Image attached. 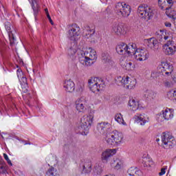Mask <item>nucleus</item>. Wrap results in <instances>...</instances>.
Returning <instances> with one entry per match:
<instances>
[{
    "mask_svg": "<svg viewBox=\"0 0 176 176\" xmlns=\"http://www.w3.org/2000/svg\"><path fill=\"white\" fill-rule=\"evenodd\" d=\"M77 55L79 62L82 65L90 66L97 60V52L91 47L78 49Z\"/></svg>",
    "mask_w": 176,
    "mask_h": 176,
    "instance_id": "nucleus-1",
    "label": "nucleus"
},
{
    "mask_svg": "<svg viewBox=\"0 0 176 176\" xmlns=\"http://www.w3.org/2000/svg\"><path fill=\"white\" fill-rule=\"evenodd\" d=\"M175 1V0H158V3L161 9L166 10V16L170 19H173V20H175L176 19L175 11L171 9V6L174 5Z\"/></svg>",
    "mask_w": 176,
    "mask_h": 176,
    "instance_id": "nucleus-2",
    "label": "nucleus"
},
{
    "mask_svg": "<svg viewBox=\"0 0 176 176\" xmlns=\"http://www.w3.org/2000/svg\"><path fill=\"white\" fill-rule=\"evenodd\" d=\"M122 141H123V134L117 131L107 134L106 137V142L110 146H119Z\"/></svg>",
    "mask_w": 176,
    "mask_h": 176,
    "instance_id": "nucleus-3",
    "label": "nucleus"
},
{
    "mask_svg": "<svg viewBox=\"0 0 176 176\" xmlns=\"http://www.w3.org/2000/svg\"><path fill=\"white\" fill-rule=\"evenodd\" d=\"M138 14L139 17H141V19H143V20L149 21V20L153 17V8L142 4L138 8Z\"/></svg>",
    "mask_w": 176,
    "mask_h": 176,
    "instance_id": "nucleus-4",
    "label": "nucleus"
},
{
    "mask_svg": "<svg viewBox=\"0 0 176 176\" xmlns=\"http://www.w3.org/2000/svg\"><path fill=\"white\" fill-rule=\"evenodd\" d=\"M88 86L92 93L97 94L105 87V84L98 78H91L88 80Z\"/></svg>",
    "mask_w": 176,
    "mask_h": 176,
    "instance_id": "nucleus-5",
    "label": "nucleus"
},
{
    "mask_svg": "<svg viewBox=\"0 0 176 176\" xmlns=\"http://www.w3.org/2000/svg\"><path fill=\"white\" fill-rule=\"evenodd\" d=\"M162 146L164 149H171L175 146V139L170 132H164L162 135Z\"/></svg>",
    "mask_w": 176,
    "mask_h": 176,
    "instance_id": "nucleus-6",
    "label": "nucleus"
},
{
    "mask_svg": "<svg viewBox=\"0 0 176 176\" xmlns=\"http://www.w3.org/2000/svg\"><path fill=\"white\" fill-rule=\"evenodd\" d=\"M80 36V28L76 23L69 25L67 29V36L70 41H78Z\"/></svg>",
    "mask_w": 176,
    "mask_h": 176,
    "instance_id": "nucleus-7",
    "label": "nucleus"
},
{
    "mask_svg": "<svg viewBox=\"0 0 176 176\" xmlns=\"http://www.w3.org/2000/svg\"><path fill=\"white\" fill-rule=\"evenodd\" d=\"M115 12L120 17H129L131 13V8L126 3H118L115 6Z\"/></svg>",
    "mask_w": 176,
    "mask_h": 176,
    "instance_id": "nucleus-8",
    "label": "nucleus"
},
{
    "mask_svg": "<svg viewBox=\"0 0 176 176\" xmlns=\"http://www.w3.org/2000/svg\"><path fill=\"white\" fill-rule=\"evenodd\" d=\"M158 69L161 71L163 76H170L173 74V71H174V67L173 64L165 61L161 63V65L158 67Z\"/></svg>",
    "mask_w": 176,
    "mask_h": 176,
    "instance_id": "nucleus-9",
    "label": "nucleus"
},
{
    "mask_svg": "<svg viewBox=\"0 0 176 176\" xmlns=\"http://www.w3.org/2000/svg\"><path fill=\"white\" fill-rule=\"evenodd\" d=\"M94 119V115L89 114L88 116H84L81 118L80 123V129L82 130H87L90 126L93 124V120Z\"/></svg>",
    "mask_w": 176,
    "mask_h": 176,
    "instance_id": "nucleus-10",
    "label": "nucleus"
},
{
    "mask_svg": "<svg viewBox=\"0 0 176 176\" xmlns=\"http://www.w3.org/2000/svg\"><path fill=\"white\" fill-rule=\"evenodd\" d=\"M137 61H146L149 58V52L146 49L138 48L135 54Z\"/></svg>",
    "mask_w": 176,
    "mask_h": 176,
    "instance_id": "nucleus-11",
    "label": "nucleus"
},
{
    "mask_svg": "<svg viewBox=\"0 0 176 176\" xmlns=\"http://www.w3.org/2000/svg\"><path fill=\"white\" fill-rule=\"evenodd\" d=\"M133 120L140 126H145L146 123H149V117L145 113H136L133 117Z\"/></svg>",
    "mask_w": 176,
    "mask_h": 176,
    "instance_id": "nucleus-12",
    "label": "nucleus"
},
{
    "mask_svg": "<svg viewBox=\"0 0 176 176\" xmlns=\"http://www.w3.org/2000/svg\"><path fill=\"white\" fill-rule=\"evenodd\" d=\"M76 109L78 112L85 113L87 109V105L86 104V100H83V98L77 99L75 103Z\"/></svg>",
    "mask_w": 176,
    "mask_h": 176,
    "instance_id": "nucleus-13",
    "label": "nucleus"
},
{
    "mask_svg": "<svg viewBox=\"0 0 176 176\" xmlns=\"http://www.w3.org/2000/svg\"><path fill=\"white\" fill-rule=\"evenodd\" d=\"M111 32H113V34H116V35H118V36H120V35H126V31L123 25L114 23L112 25Z\"/></svg>",
    "mask_w": 176,
    "mask_h": 176,
    "instance_id": "nucleus-14",
    "label": "nucleus"
},
{
    "mask_svg": "<svg viewBox=\"0 0 176 176\" xmlns=\"http://www.w3.org/2000/svg\"><path fill=\"white\" fill-rule=\"evenodd\" d=\"M111 129V124L108 122H102L97 124V131L99 134H107Z\"/></svg>",
    "mask_w": 176,
    "mask_h": 176,
    "instance_id": "nucleus-15",
    "label": "nucleus"
},
{
    "mask_svg": "<svg viewBox=\"0 0 176 176\" xmlns=\"http://www.w3.org/2000/svg\"><path fill=\"white\" fill-rule=\"evenodd\" d=\"M102 62L106 68L109 69L113 67V61L111 59V56L108 52H104L102 54Z\"/></svg>",
    "mask_w": 176,
    "mask_h": 176,
    "instance_id": "nucleus-16",
    "label": "nucleus"
},
{
    "mask_svg": "<svg viewBox=\"0 0 176 176\" xmlns=\"http://www.w3.org/2000/svg\"><path fill=\"white\" fill-rule=\"evenodd\" d=\"M5 27L8 34L10 45V46H14V41H16V38H14V34H13V31H12V25L10 24V23L7 22L5 23Z\"/></svg>",
    "mask_w": 176,
    "mask_h": 176,
    "instance_id": "nucleus-17",
    "label": "nucleus"
},
{
    "mask_svg": "<svg viewBox=\"0 0 176 176\" xmlns=\"http://www.w3.org/2000/svg\"><path fill=\"white\" fill-rule=\"evenodd\" d=\"M128 105L130 107V109L133 111H142L144 109V107L140 104L138 100H135L134 99L129 100Z\"/></svg>",
    "mask_w": 176,
    "mask_h": 176,
    "instance_id": "nucleus-18",
    "label": "nucleus"
},
{
    "mask_svg": "<svg viewBox=\"0 0 176 176\" xmlns=\"http://www.w3.org/2000/svg\"><path fill=\"white\" fill-rule=\"evenodd\" d=\"M162 118L165 120H171L174 118V109L166 108L161 111Z\"/></svg>",
    "mask_w": 176,
    "mask_h": 176,
    "instance_id": "nucleus-19",
    "label": "nucleus"
},
{
    "mask_svg": "<svg viewBox=\"0 0 176 176\" xmlns=\"http://www.w3.org/2000/svg\"><path fill=\"white\" fill-rule=\"evenodd\" d=\"M63 87L67 93H74L75 91V82L72 80H66L63 83Z\"/></svg>",
    "mask_w": 176,
    "mask_h": 176,
    "instance_id": "nucleus-20",
    "label": "nucleus"
},
{
    "mask_svg": "<svg viewBox=\"0 0 176 176\" xmlns=\"http://www.w3.org/2000/svg\"><path fill=\"white\" fill-rule=\"evenodd\" d=\"M116 50L121 56L127 54V44L123 43L118 44L116 47Z\"/></svg>",
    "mask_w": 176,
    "mask_h": 176,
    "instance_id": "nucleus-21",
    "label": "nucleus"
},
{
    "mask_svg": "<svg viewBox=\"0 0 176 176\" xmlns=\"http://www.w3.org/2000/svg\"><path fill=\"white\" fill-rule=\"evenodd\" d=\"M158 43L159 41H157V39L153 37L146 40V45L149 49H151V50H156V47H157Z\"/></svg>",
    "mask_w": 176,
    "mask_h": 176,
    "instance_id": "nucleus-22",
    "label": "nucleus"
},
{
    "mask_svg": "<svg viewBox=\"0 0 176 176\" xmlns=\"http://www.w3.org/2000/svg\"><path fill=\"white\" fill-rule=\"evenodd\" d=\"M138 50V48H137V45L134 43H130L127 45L126 47V54L128 56H135V53H137V51Z\"/></svg>",
    "mask_w": 176,
    "mask_h": 176,
    "instance_id": "nucleus-23",
    "label": "nucleus"
},
{
    "mask_svg": "<svg viewBox=\"0 0 176 176\" xmlns=\"http://www.w3.org/2000/svg\"><path fill=\"white\" fill-rule=\"evenodd\" d=\"M163 50L165 54H167L168 56H173V54H175L176 45L171 47H168L167 45L163 46Z\"/></svg>",
    "mask_w": 176,
    "mask_h": 176,
    "instance_id": "nucleus-24",
    "label": "nucleus"
},
{
    "mask_svg": "<svg viewBox=\"0 0 176 176\" xmlns=\"http://www.w3.org/2000/svg\"><path fill=\"white\" fill-rule=\"evenodd\" d=\"M129 80H130L129 79V76H126V77L118 76L116 78V82L118 86H123L124 85H127Z\"/></svg>",
    "mask_w": 176,
    "mask_h": 176,
    "instance_id": "nucleus-25",
    "label": "nucleus"
},
{
    "mask_svg": "<svg viewBox=\"0 0 176 176\" xmlns=\"http://www.w3.org/2000/svg\"><path fill=\"white\" fill-rule=\"evenodd\" d=\"M21 86L22 87V91L23 93H28V82L27 81V78L23 76L21 78Z\"/></svg>",
    "mask_w": 176,
    "mask_h": 176,
    "instance_id": "nucleus-26",
    "label": "nucleus"
},
{
    "mask_svg": "<svg viewBox=\"0 0 176 176\" xmlns=\"http://www.w3.org/2000/svg\"><path fill=\"white\" fill-rule=\"evenodd\" d=\"M111 166L115 170H120V168H123V160L117 159L111 163Z\"/></svg>",
    "mask_w": 176,
    "mask_h": 176,
    "instance_id": "nucleus-27",
    "label": "nucleus"
},
{
    "mask_svg": "<svg viewBox=\"0 0 176 176\" xmlns=\"http://www.w3.org/2000/svg\"><path fill=\"white\" fill-rule=\"evenodd\" d=\"M144 97L148 101H151L154 100L156 96L153 91L148 89L144 92Z\"/></svg>",
    "mask_w": 176,
    "mask_h": 176,
    "instance_id": "nucleus-28",
    "label": "nucleus"
},
{
    "mask_svg": "<svg viewBox=\"0 0 176 176\" xmlns=\"http://www.w3.org/2000/svg\"><path fill=\"white\" fill-rule=\"evenodd\" d=\"M30 2L32 3L34 14L36 17V14H38V13L39 12V5L36 0H30Z\"/></svg>",
    "mask_w": 176,
    "mask_h": 176,
    "instance_id": "nucleus-29",
    "label": "nucleus"
},
{
    "mask_svg": "<svg viewBox=\"0 0 176 176\" xmlns=\"http://www.w3.org/2000/svg\"><path fill=\"white\" fill-rule=\"evenodd\" d=\"M76 53H78V50L76 48L70 47L68 50V56L72 60H75L76 58Z\"/></svg>",
    "mask_w": 176,
    "mask_h": 176,
    "instance_id": "nucleus-30",
    "label": "nucleus"
},
{
    "mask_svg": "<svg viewBox=\"0 0 176 176\" xmlns=\"http://www.w3.org/2000/svg\"><path fill=\"white\" fill-rule=\"evenodd\" d=\"M115 120L120 124H123V126H126V122H124L122 113H117L115 116Z\"/></svg>",
    "mask_w": 176,
    "mask_h": 176,
    "instance_id": "nucleus-31",
    "label": "nucleus"
},
{
    "mask_svg": "<svg viewBox=\"0 0 176 176\" xmlns=\"http://www.w3.org/2000/svg\"><path fill=\"white\" fill-rule=\"evenodd\" d=\"M82 171L86 174L91 173V162H85L83 165Z\"/></svg>",
    "mask_w": 176,
    "mask_h": 176,
    "instance_id": "nucleus-32",
    "label": "nucleus"
},
{
    "mask_svg": "<svg viewBox=\"0 0 176 176\" xmlns=\"http://www.w3.org/2000/svg\"><path fill=\"white\" fill-rule=\"evenodd\" d=\"M129 82L126 85V87L127 89H129L131 90V89H134V87H135V85H137V81L135 80V79L133 78H130L129 77Z\"/></svg>",
    "mask_w": 176,
    "mask_h": 176,
    "instance_id": "nucleus-33",
    "label": "nucleus"
},
{
    "mask_svg": "<svg viewBox=\"0 0 176 176\" xmlns=\"http://www.w3.org/2000/svg\"><path fill=\"white\" fill-rule=\"evenodd\" d=\"M118 151V148H107L102 152V155H116Z\"/></svg>",
    "mask_w": 176,
    "mask_h": 176,
    "instance_id": "nucleus-34",
    "label": "nucleus"
},
{
    "mask_svg": "<svg viewBox=\"0 0 176 176\" xmlns=\"http://www.w3.org/2000/svg\"><path fill=\"white\" fill-rule=\"evenodd\" d=\"M167 96L169 100H175L176 101V89L174 91H169L167 94Z\"/></svg>",
    "mask_w": 176,
    "mask_h": 176,
    "instance_id": "nucleus-35",
    "label": "nucleus"
},
{
    "mask_svg": "<svg viewBox=\"0 0 176 176\" xmlns=\"http://www.w3.org/2000/svg\"><path fill=\"white\" fill-rule=\"evenodd\" d=\"M160 75H162V72L159 69V67L157 68V71H153L151 72V78H153V79H157Z\"/></svg>",
    "mask_w": 176,
    "mask_h": 176,
    "instance_id": "nucleus-36",
    "label": "nucleus"
},
{
    "mask_svg": "<svg viewBox=\"0 0 176 176\" xmlns=\"http://www.w3.org/2000/svg\"><path fill=\"white\" fill-rule=\"evenodd\" d=\"M94 173L96 174H101L102 173V165L101 164H96L94 167Z\"/></svg>",
    "mask_w": 176,
    "mask_h": 176,
    "instance_id": "nucleus-37",
    "label": "nucleus"
},
{
    "mask_svg": "<svg viewBox=\"0 0 176 176\" xmlns=\"http://www.w3.org/2000/svg\"><path fill=\"white\" fill-rule=\"evenodd\" d=\"M46 176H57V170L54 168H50L46 173Z\"/></svg>",
    "mask_w": 176,
    "mask_h": 176,
    "instance_id": "nucleus-38",
    "label": "nucleus"
},
{
    "mask_svg": "<svg viewBox=\"0 0 176 176\" xmlns=\"http://www.w3.org/2000/svg\"><path fill=\"white\" fill-rule=\"evenodd\" d=\"M86 31V36H87V38H91V36H93V35H94V34L96 33V30L94 29L90 28V27H87Z\"/></svg>",
    "mask_w": 176,
    "mask_h": 176,
    "instance_id": "nucleus-39",
    "label": "nucleus"
},
{
    "mask_svg": "<svg viewBox=\"0 0 176 176\" xmlns=\"http://www.w3.org/2000/svg\"><path fill=\"white\" fill-rule=\"evenodd\" d=\"M6 172V164L0 157V173H5Z\"/></svg>",
    "mask_w": 176,
    "mask_h": 176,
    "instance_id": "nucleus-40",
    "label": "nucleus"
},
{
    "mask_svg": "<svg viewBox=\"0 0 176 176\" xmlns=\"http://www.w3.org/2000/svg\"><path fill=\"white\" fill-rule=\"evenodd\" d=\"M83 90H85V85L83 84L78 85L76 88V92L78 94H82V93H83Z\"/></svg>",
    "mask_w": 176,
    "mask_h": 176,
    "instance_id": "nucleus-41",
    "label": "nucleus"
},
{
    "mask_svg": "<svg viewBox=\"0 0 176 176\" xmlns=\"http://www.w3.org/2000/svg\"><path fill=\"white\" fill-rule=\"evenodd\" d=\"M132 68H134V65H133V63H131V61L128 60L124 69H126V71H131Z\"/></svg>",
    "mask_w": 176,
    "mask_h": 176,
    "instance_id": "nucleus-42",
    "label": "nucleus"
},
{
    "mask_svg": "<svg viewBox=\"0 0 176 176\" xmlns=\"http://www.w3.org/2000/svg\"><path fill=\"white\" fill-rule=\"evenodd\" d=\"M138 168L131 167L128 170V174L130 176H134L135 175V173L137 171Z\"/></svg>",
    "mask_w": 176,
    "mask_h": 176,
    "instance_id": "nucleus-43",
    "label": "nucleus"
},
{
    "mask_svg": "<svg viewBox=\"0 0 176 176\" xmlns=\"http://www.w3.org/2000/svg\"><path fill=\"white\" fill-rule=\"evenodd\" d=\"M164 85L165 87H173L174 83L173 82V81L166 80L164 81Z\"/></svg>",
    "mask_w": 176,
    "mask_h": 176,
    "instance_id": "nucleus-44",
    "label": "nucleus"
},
{
    "mask_svg": "<svg viewBox=\"0 0 176 176\" xmlns=\"http://www.w3.org/2000/svg\"><path fill=\"white\" fill-rule=\"evenodd\" d=\"M127 63H129V60L126 59H122L120 60V64L122 68H126V66L127 65Z\"/></svg>",
    "mask_w": 176,
    "mask_h": 176,
    "instance_id": "nucleus-45",
    "label": "nucleus"
},
{
    "mask_svg": "<svg viewBox=\"0 0 176 176\" xmlns=\"http://www.w3.org/2000/svg\"><path fill=\"white\" fill-rule=\"evenodd\" d=\"M109 159H111V155H103L102 156V160L104 163L107 162Z\"/></svg>",
    "mask_w": 176,
    "mask_h": 176,
    "instance_id": "nucleus-46",
    "label": "nucleus"
},
{
    "mask_svg": "<svg viewBox=\"0 0 176 176\" xmlns=\"http://www.w3.org/2000/svg\"><path fill=\"white\" fill-rule=\"evenodd\" d=\"M163 46H168V47H170L171 46H176L175 43H174V41H168L166 43H165Z\"/></svg>",
    "mask_w": 176,
    "mask_h": 176,
    "instance_id": "nucleus-47",
    "label": "nucleus"
},
{
    "mask_svg": "<svg viewBox=\"0 0 176 176\" xmlns=\"http://www.w3.org/2000/svg\"><path fill=\"white\" fill-rule=\"evenodd\" d=\"M4 159L6 160L9 166H13V164H12V161H10V159H9L8 155H4Z\"/></svg>",
    "mask_w": 176,
    "mask_h": 176,
    "instance_id": "nucleus-48",
    "label": "nucleus"
},
{
    "mask_svg": "<svg viewBox=\"0 0 176 176\" xmlns=\"http://www.w3.org/2000/svg\"><path fill=\"white\" fill-rule=\"evenodd\" d=\"M134 176H144V173H142V171L137 169Z\"/></svg>",
    "mask_w": 176,
    "mask_h": 176,
    "instance_id": "nucleus-49",
    "label": "nucleus"
},
{
    "mask_svg": "<svg viewBox=\"0 0 176 176\" xmlns=\"http://www.w3.org/2000/svg\"><path fill=\"white\" fill-rule=\"evenodd\" d=\"M47 17L50 24H52V25H53L54 24V23H53V20H52V17H50V14H47Z\"/></svg>",
    "mask_w": 176,
    "mask_h": 176,
    "instance_id": "nucleus-50",
    "label": "nucleus"
},
{
    "mask_svg": "<svg viewBox=\"0 0 176 176\" xmlns=\"http://www.w3.org/2000/svg\"><path fill=\"white\" fill-rule=\"evenodd\" d=\"M16 74H17L18 78H21V75L23 74V72H21V70H20V69H18L16 71Z\"/></svg>",
    "mask_w": 176,
    "mask_h": 176,
    "instance_id": "nucleus-51",
    "label": "nucleus"
},
{
    "mask_svg": "<svg viewBox=\"0 0 176 176\" xmlns=\"http://www.w3.org/2000/svg\"><path fill=\"white\" fill-rule=\"evenodd\" d=\"M166 174V168H162L159 175H164Z\"/></svg>",
    "mask_w": 176,
    "mask_h": 176,
    "instance_id": "nucleus-52",
    "label": "nucleus"
},
{
    "mask_svg": "<svg viewBox=\"0 0 176 176\" xmlns=\"http://www.w3.org/2000/svg\"><path fill=\"white\" fill-rule=\"evenodd\" d=\"M165 26L166 27H171V23L170 22H166L165 23Z\"/></svg>",
    "mask_w": 176,
    "mask_h": 176,
    "instance_id": "nucleus-53",
    "label": "nucleus"
},
{
    "mask_svg": "<svg viewBox=\"0 0 176 176\" xmlns=\"http://www.w3.org/2000/svg\"><path fill=\"white\" fill-rule=\"evenodd\" d=\"M24 145H31V142H28L27 141H22Z\"/></svg>",
    "mask_w": 176,
    "mask_h": 176,
    "instance_id": "nucleus-54",
    "label": "nucleus"
},
{
    "mask_svg": "<svg viewBox=\"0 0 176 176\" xmlns=\"http://www.w3.org/2000/svg\"><path fill=\"white\" fill-rule=\"evenodd\" d=\"M149 164H148V167H152V166H153V164H155V163L153 161H150L149 162Z\"/></svg>",
    "mask_w": 176,
    "mask_h": 176,
    "instance_id": "nucleus-55",
    "label": "nucleus"
},
{
    "mask_svg": "<svg viewBox=\"0 0 176 176\" xmlns=\"http://www.w3.org/2000/svg\"><path fill=\"white\" fill-rule=\"evenodd\" d=\"M158 39H160V42H162V41L163 39V36L159 35L158 36Z\"/></svg>",
    "mask_w": 176,
    "mask_h": 176,
    "instance_id": "nucleus-56",
    "label": "nucleus"
},
{
    "mask_svg": "<svg viewBox=\"0 0 176 176\" xmlns=\"http://www.w3.org/2000/svg\"><path fill=\"white\" fill-rule=\"evenodd\" d=\"M45 14H46L47 16V14H49V10H47V8H45Z\"/></svg>",
    "mask_w": 176,
    "mask_h": 176,
    "instance_id": "nucleus-57",
    "label": "nucleus"
},
{
    "mask_svg": "<svg viewBox=\"0 0 176 176\" xmlns=\"http://www.w3.org/2000/svg\"><path fill=\"white\" fill-rule=\"evenodd\" d=\"M164 41H167V39H168V36H164Z\"/></svg>",
    "mask_w": 176,
    "mask_h": 176,
    "instance_id": "nucleus-58",
    "label": "nucleus"
},
{
    "mask_svg": "<svg viewBox=\"0 0 176 176\" xmlns=\"http://www.w3.org/2000/svg\"><path fill=\"white\" fill-rule=\"evenodd\" d=\"M160 141V140L159 139H157V142H159Z\"/></svg>",
    "mask_w": 176,
    "mask_h": 176,
    "instance_id": "nucleus-59",
    "label": "nucleus"
},
{
    "mask_svg": "<svg viewBox=\"0 0 176 176\" xmlns=\"http://www.w3.org/2000/svg\"><path fill=\"white\" fill-rule=\"evenodd\" d=\"M0 52H2V49L0 48Z\"/></svg>",
    "mask_w": 176,
    "mask_h": 176,
    "instance_id": "nucleus-60",
    "label": "nucleus"
},
{
    "mask_svg": "<svg viewBox=\"0 0 176 176\" xmlns=\"http://www.w3.org/2000/svg\"><path fill=\"white\" fill-rule=\"evenodd\" d=\"M3 155H6V153H3Z\"/></svg>",
    "mask_w": 176,
    "mask_h": 176,
    "instance_id": "nucleus-61",
    "label": "nucleus"
}]
</instances>
